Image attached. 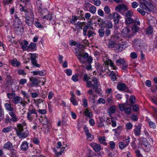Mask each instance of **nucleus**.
Instances as JSON below:
<instances>
[{
    "mask_svg": "<svg viewBox=\"0 0 157 157\" xmlns=\"http://www.w3.org/2000/svg\"><path fill=\"white\" fill-rule=\"evenodd\" d=\"M31 60L36 59L38 56V54L36 53H30Z\"/></svg>",
    "mask_w": 157,
    "mask_h": 157,
    "instance_id": "obj_53",
    "label": "nucleus"
},
{
    "mask_svg": "<svg viewBox=\"0 0 157 157\" xmlns=\"http://www.w3.org/2000/svg\"><path fill=\"white\" fill-rule=\"evenodd\" d=\"M139 27L136 25H134L132 27V29L133 33H136L139 31Z\"/></svg>",
    "mask_w": 157,
    "mask_h": 157,
    "instance_id": "obj_56",
    "label": "nucleus"
},
{
    "mask_svg": "<svg viewBox=\"0 0 157 157\" xmlns=\"http://www.w3.org/2000/svg\"><path fill=\"white\" fill-rule=\"evenodd\" d=\"M117 119L116 117H112L111 118H108L106 120V122L107 124H111L112 126L115 127L117 126L116 121Z\"/></svg>",
    "mask_w": 157,
    "mask_h": 157,
    "instance_id": "obj_18",
    "label": "nucleus"
},
{
    "mask_svg": "<svg viewBox=\"0 0 157 157\" xmlns=\"http://www.w3.org/2000/svg\"><path fill=\"white\" fill-rule=\"evenodd\" d=\"M133 15V12L131 10L128 11L125 13V16L127 17H131Z\"/></svg>",
    "mask_w": 157,
    "mask_h": 157,
    "instance_id": "obj_46",
    "label": "nucleus"
},
{
    "mask_svg": "<svg viewBox=\"0 0 157 157\" xmlns=\"http://www.w3.org/2000/svg\"><path fill=\"white\" fill-rule=\"evenodd\" d=\"M110 40L113 41L114 43H116V44H117V43H119V41H121L120 40L119 37L117 36H111Z\"/></svg>",
    "mask_w": 157,
    "mask_h": 157,
    "instance_id": "obj_33",
    "label": "nucleus"
},
{
    "mask_svg": "<svg viewBox=\"0 0 157 157\" xmlns=\"http://www.w3.org/2000/svg\"><path fill=\"white\" fill-rule=\"evenodd\" d=\"M42 18L44 19L49 20L50 21H54L55 20V15L49 13V12L48 14L43 16Z\"/></svg>",
    "mask_w": 157,
    "mask_h": 157,
    "instance_id": "obj_20",
    "label": "nucleus"
},
{
    "mask_svg": "<svg viewBox=\"0 0 157 157\" xmlns=\"http://www.w3.org/2000/svg\"><path fill=\"white\" fill-rule=\"evenodd\" d=\"M78 19L77 17L76 16H73L72 18L70 20V22L71 23L75 25V23Z\"/></svg>",
    "mask_w": 157,
    "mask_h": 157,
    "instance_id": "obj_49",
    "label": "nucleus"
},
{
    "mask_svg": "<svg viewBox=\"0 0 157 157\" xmlns=\"http://www.w3.org/2000/svg\"><path fill=\"white\" fill-rule=\"evenodd\" d=\"M31 17H30L27 15L26 17H25V23L29 26H32L34 23V16H33V14L31 13Z\"/></svg>",
    "mask_w": 157,
    "mask_h": 157,
    "instance_id": "obj_13",
    "label": "nucleus"
},
{
    "mask_svg": "<svg viewBox=\"0 0 157 157\" xmlns=\"http://www.w3.org/2000/svg\"><path fill=\"white\" fill-rule=\"evenodd\" d=\"M10 63L13 66L15 67H19L21 64V63L18 61L15 58H14L11 60L10 61Z\"/></svg>",
    "mask_w": 157,
    "mask_h": 157,
    "instance_id": "obj_21",
    "label": "nucleus"
},
{
    "mask_svg": "<svg viewBox=\"0 0 157 157\" xmlns=\"http://www.w3.org/2000/svg\"><path fill=\"white\" fill-rule=\"evenodd\" d=\"M105 27L108 28H111L113 27V24L112 22L109 21L105 23Z\"/></svg>",
    "mask_w": 157,
    "mask_h": 157,
    "instance_id": "obj_55",
    "label": "nucleus"
},
{
    "mask_svg": "<svg viewBox=\"0 0 157 157\" xmlns=\"http://www.w3.org/2000/svg\"><path fill=\"white\" fill-rule=\"evenodd\" d=\"M83 11L82 10H80L78 11L77 14L78 15L77 16L78 19L85 21V18L83 17Z\"/></svg>",
    "mask_w": 157,
    "mask_h": 157,
    "instance_id": "obj_30",
    "label": "nucleus"
},
{
    "mask_svg": "<svg viewBox=\"0 0 157 157\" xmlns=\"http://www.w3.org/2000/svg\"><path fill=\"white\" fill-rule=\"evenodd\" d=\"M41 5L42 3L40 1V0H38L37 1L36 3V7L37 9L39 10L41 9Z\"/></svg>",
    "mask_w": 157,
    "mask_h": 157,
    "instance_id": "obj_60",
    "label": "nucleus"
},
{
    "mask_svg": "<svg viewBox=\"0 0 157 157\" xmlns=\"http://www.w3.org/2000/svg\"><path fill=\"white\" fill-rule=\"evenodd\" d=\"M29 80L31 82V83L33 85H34V86H37L39 83L38 80L34 77L30 78L29 79Z\"/></svg>",
    "mask_w": 157,
    "mask_h": 157,
    "instance_id": "obj_31",
    "label": "nucleus"
},
{
    "mask_svg": "<svg viewBox=\"0 0 157 157\" xmlns=\"http://www.w3.org/2000/svg\"><path fill=\"white\" fill-rule=\"evenodd\" d=\"M62 147V143L60 142L59 141L57 143V148L58 149H59L60 148H61V150L59 152H57L55 148H53L55 154L56 156H58L59 155H61L63 153L64 151L65 150V147Z\"/></svg>",
    "mask_w": 157,
    "mask_h": 157,
    "instance_id": "obj_16",
    "label": "nucleus"
},
{
    "mask_svg": "<svg viewBox=\"0 0 157 157\" xmlns=\"http://www.w3.org/2000/svg\"><path fill=\"white\" fill-rule=\"evenodd\" d=\"M150 145L147 141L146 139H144L142 140L141 143V146L139 147L142 148L145 151L148 152L150 151Z\"/></svg>",
    "mask_w": 157,
    "mask_h": 157,
    "instance_id": "obj_9",
    "label": "nucleus"
},
{
    "mask_svg": "<svg viewBox=\"0 0 157 157\" xmlns=\"http://www.w3.org/2000/svg\"><path fill=\"white\" fill-rule=\"evenodd\" d=\"M118 89L120 90H124L126 87L125 84L122 83L119 84L117 86Z\"/></svg>",
    "mask_w": 157,
    "mask_h": 157,
    "instance_id": "obj_36",
    "label": "nucleus"
},
{
    "mask_svg": "<svg viewBox=\"0 0 157 157\" xmlns=\"http://www.w3.org/2000/svg\"><path fill=\"white\" fill-rule=\"evenodd\" d=\"M75 54L80 62L82 63H84V62L82 60V57L83 59H86L88 56V54L87 53H84L83 50L78 48H76L75 49Z\"/></svg>",
    "mask_w": 157,
    "mask_h": 157,
    "instance_id": "obj_4",
    "label": "nucleus"
},
{
    "mask_svg": "<svg viewBox=\"0 0 157 157\" xmlns=\"http://www.w3.org/2000/svg\"><path fill=\"white\" fill-rule=\"evenodd\" d=\"M147 122L149 124V125L151 128H156V125L152 121H151L149 119L147 118Z\"/></svg>",
    "mask_w": 157,
    "mask_h": 157,
    "instance_id": "obj_39",
    "label": "nucleus"
},
{
    "mask_svg": "<svg viewBox=\"0 0 157 157\" xmlns=\"http://www.w3.org/2000/svg\"><path fill=\"white\" fill-rule=\"evenodd\" d=\"M116 107L115 106H113L110 107L108 112L110 114L112 113H115L116 110Z\"/></svg>",
    "mask_w": 157,
    "mask_h": 157,
    "instance_id": "obj_51",
    "label": "nucleus"
},
{
    "mask_svg": "<svg viewBox=\"0 0 157 157\" xmlns=\"http://www.w3.org/2000/svg\"><path fill=\"white\" fill-rule=\"evenodd\" d=\"M117 74L118 72L117 71H111L109 74V76L112 81H114L117 80Z\"/></svg>",
    "mask_w": 157,
    "mask_h": 157,
    "instance_id": "obj_25",
    "label": "nucleus"
},
{
    "mask_svg": "<svg viewBox=\"0 0 157 157\" xmlns=\"http://www.w3.org/2000/svg\"><path fill=\"white\" fill-rule=\"evenodd\" d=\"M12 101L15 104H20L23 107H25L27 104L26 101H23L22 98L17 95H15Z\"/></svg>",
    "mask_w": 157,
    "mask_h": 157,
    "instance_id": "obj_6",
    "label": "nucleus"
},
{
    "mask_svg": "<svg viewBox=\"0 0 157 157\" xmlns=\"http://www.w3.org/2000/svg\"><path fill=\"white\" fill-rule=\"evenodd\" d=\"M147 33L149 35H151L153 32V28L151 26H149L147 29Z\"/></svg>",
    "mask_w": 157,
    "mask_h": 157,
    "instance_id": "obj_57",
    "label": "nucleus"
},
{
    "mask_svg": "<svg viewBox=\"0 0 157 157\" xmlns=\"http://www.w3.org/2000/svg\"><path fill=\"white\" fill-rule=\"evenodd\" d=\"M38 117L37 111L35 108L29 109L27 113V118L29 122H34Z\"/></svg>",
    "mask_w": 157,
    "mask_h": 157,
    "instance_id": "obj_3",
    "label": "nucleus"
},
{
    "mask_svg": "<svg viewBox=\"0 0 157 157\" xmlns=\"http://www.w3.org/2000/svg\"><path fill=\"white\" fill-rule=\"evenodd\" d=\"M15 96V94L14 92H12L11 93H8L7 94V96L9 99H13Z\"/></svg>",
    "mask_w": 157,
    "mask_h": 157,
    "instance_id": "obj_50",
    "label": "nucleus"
},
{
    "mask_svg": "<svg viewBox=\"0 0 157 157\" xmlns=\"http://www.w3.org/2000/svg\"><path fill=\"white\" fill-rule=\"evenodd\" d=\"M132 44L135 47L141 49L144 48L143 44V41L140 39H134L132 42Z\"/></svg>",
    "mask_w": 157,
    "mask_h": 157,
    "instance_id": "obj_11",
    "label": "nucleus"
},
{
    "mask_svg": "<svg viewBox=\"0 0 157 157\" xmlns=\"http://www.w3.org/2000/svg\"><path fill=\"white\" fill-rule=\"evenodd\" d=\"M141 7L142 9L138 8L137 9V11L143 16L145 15L146 13L149 14L151 11L154 10V7L151 3L145 0H143L141 2Z\"/></svg>",
    "mask_w": 157,
    "mask_h": 157,
    "instance_id": "obj_1",
    "label": "nucleus"
},
{
    "mask_svg": "<svg viewBox=\"0 0 157 157\" xmlns=\"http://www.w3.org/2000/svg\"><path fill=\"white\" fill-rule=\"evenodd\" d=\"M141 128V126L138 125L134 129V132L136 136H139L140 134Z\"/></svg>",
    "mask_w": 157,
    "mask_h": 157,
    "instance_id": "obj_27",
    "label": "nucleus"
},
{
    "mask_svg": "<svg viewBox=\"0 0 157 157\" xmlns=\"http://www.w3.org/2000/svg\"><path fill=\"white\" fill-rule=\"evenodd\" d=\"M69 44L71 46H77L78 48L80 46L79 43L74 41L73 40H70L69 41Z\"/></svg>",
    "mask_w": 157,
    "mask_h": 157,
    "instance_id": "obj_37",
    "label": "nucleus"
},
{
    "mask_svg": "<svg viewBox=\"0 0 157 157\" xmlns=\"http://www.w3.org/2000/svg\"><path fill=\"white\" fill-rule=\"evenodd\" d=\"M89 11L93 14L94 13L96 12V7L94 6H92L89 9Z\"/></svg>",
    "mask_w": 157,
    "mask_h": 157,
    "instance_id": "obj_59",
    "label": "nucleus"
},
{
    "mask_svg": "<svg viewBox=\"0 0 157 157\" xmlns=\"http://www.w3.org/2000/svg\"><path fill=\"white\" fill-rule=\"evenodd\" d=\"M12 129V127L11 126H9L4 128L2 130V131L4 132H7L11 131Z\"/></svg>",
    "mask_w": 157,
    "mask_h": 157,
    "instance_id": "obj_58",
    "label": "nucleus"
},
{
    "mask_svg": "<svg viewBox=\"0 0 157 157\" xmlns=\"http://www.w3.org/2000/svg\"><path fill=\"white\" fill-rule=\"evenodd\" d=\"M106 64H103L102 65H99L98 66V68L99 69V71H100L101 72H102L105 70L106 68Z\"/></svg>",
    "mask_w": 157,
    "mask_h": 157,
    "instance_id": "obj_41",
    "label": "nucleus"
},
{
    "mask_svg": "<svg viewBox=\"0 0 157 157\" xmlns=\"http://www.w3.org/2000/svg\"><path fill=\"white\" fill-rule=\"evenodd\" d=\"M14 25L15 30L17 33L19 34L20 33H21L23 32L24 27L21 20H19V21L17 22H15Z\"/></svg>",
    "mask_w": 157,
    "mask_h": 157,
    "instance_id": "obj_8",
    "label": "nucleus"
},
{
    "mask_svg": "<svg viewBox=\"0 0 157 157\" xmlns=\"http://www.w3.org/2000/svg\"><path fill=\"white\" fill-rule=\"evenodd\" d=\"M4 147L5 148L10 150H12L13 149L12 144L10 142H6L4 144Z\"/></svg>",
    "mask_w": 157,
    "mask_h": 157,
    "instance_id": "obj_28",
    "label": "nucleus"
},
{
    "mask_svg": "<svg viewBox=\"0 0 157 157\" xmlns=\"http://www.w3.org/2000/svg\"><path fill=\"white\" fill-rule=\"evenodd\" d=\"M113 58L114 59H116L115 62L118 66L122 65L126 62L125 60L124 59L121 58L118 55H114Z\"/></svg>",
    "mask_w": 157,
    "mask_h": 157,
    "instance_id": "obj_17",
    "label": "nucleus"
},
{
    "mask_svg": "<svg viewBox=\"0 0 157 157\" xmlns=\"http://www.w3.org/2000/svg\"><path fill=\"white\" fill-rule=\"evenodd\" d=\"M83 113L85 115L89 118H91L93 117L92 111L88 108H86L85 109Z\"/></svg>",
    "mask_w": 157,
    "mask_h": 157,
    "instance_id": "obj_23",
    "label": "nucleus"
},
{
    "mask_svg": "<svg viewBox=\"0 0 157 157\" xmlns=\"http://www.w3.org/2000/svg\"><path fill=\"white\" fill-rule=\"evenodd\" d=\"M90 145L94 150L96 152H98L101 149V148L99 144L94 143L91 144Z\"/></svg>",
    "mask_w": 157,
    "mask_h": 157,
    "instance_id": "obj_24",
    "label": "nucleus"
},
{
    "mask_svg": "<svg viewBox=\"0 0 157 157\" xmlns=\"http://www.w3.org/2000/svg\"><path fill=\"white\" fill-rule=\"evenodd\" d=\"M19 9L21 12H24L25 17H26L27 15H28L30 17H31V13L33 14V16H34L33 12L32 10L28 9L26 7L23 6L21 5H20Z\"/></svg>",
    "mask_w": 157,
    "mask_h": 157,
    "instance_id": "obj_7",
    "label": "nucleus"
},
{
    "mask_svg": "<svg viewBox=\"0 0 157 157\" xmlns=\"http://www.w3.org/2000/svg\"><path fill=\"white\" fill-rule=\"evenodd\" d=\"M86 135L87 139L89 141H91L94 139L93 136L90 133H87Z\"/></svg>",
    "mask_w": 157,
    "mask_h": 157,
    "instance_id": "obj_54",
    "label": "nucleus"
},
{
    "mask_svg": "<svg viewBox=\"0 0 157 157\" xmlns=\"http://www.w3.org/2000/svg\"><path fill=\"white\" fill-rule=\"evenodd\" d=\"M119 109L121 111H124L125 114L129 115L131 113V109L130 108L125 107V104H120L118 105Z\"/></svg>",
    "mask_w": 157,
    "mask_h": 157,
    "instance_id": "obj_12",
    "label": "nucleus"
},
{
    "mask_svg": "<svg viewBox=\"0 0 157 157\" xmlns=\"http://www.w3.org/2000/svg\"><path fill=\"white\" fill-rule=\"evenodd\" d=\"M122 36L124 38H131L133 36L131 33L130 30L128 27H124L121 33Z\"/></svg>",
    "mask_w": 157,
    "mask_h": 157,
    "instance_id": "obj_10",
    "label": "nucleus"
},
{
    "mask_svg": "<svg viewBox=\"0 0 157 157\" xmlns=\"http://www.w3.org/2000/svg\"><path fill=\"white\" fill-rule=\"evenodd\" d=\"M109 17L112 18L116 24L119 23V20L121 18V16L116 12H113L109 14Z\"/></svg>",
    "mask_w": 157,
    "mask_h": 157,
    "instance_id": "obj_14",
    "label": "nucleus"
},
{
    "mask_svg": "<svg viewBox=\"0 0 157 157\" xmlns=\"http://www.w3.org/2000/svg\"><path fill=\"white\" fill-rule=\"evenodd\" d=\"M48 12L49 11L47 9H43L40 12V16H41L42 17H43V16L48 14Z\"/></svg>",
    "mask_w": 157,
    "mask_h": 157,
    "instance_id": "obj_40",
    "label": "nucleus"
},
{
    "mask_svg": "<svg viewBox=\"0 0 157 157\" xmlns=\"http://www.w3.org/2000/svg\"><path fill=\"white\" fill-rule=\"evenodd\" d=\"M32 73L33 75H39L40 76H43L46 74V71L44 70H43L41 71H33Z\"/></svg>",
    "mask_w": 157,
    "mask_h": 157,
    "instance_id": "obj_26",
    "label": "nucleus"
},
{
    "mask_svg": "<svg viewBox=\"0 0 157 157\" xmlns=\"http://www.w3.org/2000/svg\"><path fill=\"white\" fill-rule=\"evenodd\" d=\"M36 46V44L31 42L29 45L28 52L30 51V49H34Z\"/></svg>",
    "mask_w": 157,
    "mask_h": 157,
    "instance_id": "obj_45",
    "label": "nucleus"
},
{
    "mask_svg": "<svg viewBox=\"0 0 157 157\" xmlns=\"http://www.w3.org/2000/svg\"><path fill=\"white\" fill-rule=\"evenodd\" d=\"M9 114L12 117L10 120H11L13 122H16L18 121V119L15 113L13 112H11L9 113Z\"/></svg>",
    "mask_w": 157,
    "mask_h": 157,
    "instance_id": "obj_29",
    "label": "nucleus"
},
{
    "mask_svg": "<svg viewBox=\"0 0 157 157\" xmlns=\"http://www.w3.org/2000/svg\"><path fill=\"white\" fill-rule=\"evenodd\" d=\"M4 106L6 109L8 111L10 112H13L14 110L13 108L10 104L6 103L4 105Z\"/></svg>",
    "mask_w": 157,
    "mask_h": 157,
    "instance_id": "obj_34",
    "label": "nucleus"
},
{
    "mask_svg": "<svg viewBox=\"0 0 157 157\" xmlns=\"http://www.w3.org/2000/svg\"><path fill=\"white\" fill-rule=\"evenodd\" d=\"M18 73L20 75H23L24 76L25 75L27 74L25 71L21 69H19L18 70Z\"/></svg>",
    "mask_w": 157,
    "mask_h": 157,
    "instance_id": "obj_63",
    "label": "nucleus"
},
{
    "mask_svg": "<svg viewBox=\"0 0 157 157\" xmlns=\"http://www.w3.org/2000/svg\"><path fill=\"white\" fill-rule=\"evenodd\" d=\"M31 62L34 67H40V65L37 63L36 59L31 60Z\"/></svg>",
    "mask_w": 157,
    "mask_h": 157,
    "instance_id": "obj_52",
    "label": "nucleus"
},
{
    "mask_svg": "<svg viewBox=\"0 0 157 157\" xmlns=\"http://www.w3.org/2000/svg\"><path fill=\"white\" fill-rule=\"evenodd\" d=\"M115 10L117 12L122 15H124V12L128 10L127 6L124 4H119L115 7Z\"/></svg>",
    "mask_w": 157,
    "mask_h": 157,
    "instance_id": "obj_5",
    "label": "nucleus"
},
{
    "mask_svg": "<svg viewBox=\"0 0 157 157\" xmlns=\"http://www.w3.org/2000/svg\"><path fill=\"white\" fill-rule=\"evenodd\" d=\"M98 140L100 143L103 145H106L107 144V143L106 142V140L105 137L103 136L99 137L98 138Z\"/></svg>",
    "mask_w": 157,
    "mask_h": 157,
    "instance_id": "obj_43",
    "label": "nucleus"
},
{
    "mask_svg": "<svg viewBox=\"0 0 157 157\" xmlns=\"http://www.w3.org/2000/svg\"><path fill=\"white\" fill-rule=\"evenodd\" d=\"M130 57L132 59H136L137 58V54L135 52H132L130 54Z\"/></svg>",
    "mask_w": 157,
    "mask_h": 157,
    "instance_id": "obj_64",
    "label": "nucleus"
},
{
    "mask_svg": "<svg viewBox=\"0 0 157 157\" xmlns=\"http://www.w3.org/2000/svg\"><path fill=\"white\" fill-rule=\"evenodd\" d=\"M75 25V27L78 29H82L83 25L82 23L80 21H78Z\"/></svg>",
    "mask_w": 157,
    "mask_h": 157,
    "instance_id": "obj_48",
    "label": "nucleus"
},
{
    "mask_svg": "<svg viewBox=\"0 0 157 157\" xmlns=\"http://www.w3.org/2000/svg\"><path fill=\"white\" fill-rule=\"evenodd\" d=\"M26 125L25 121L22 120V123H19L17 125V127L15 128V130L17 136L20 138H25L29 136V132L26 129L24 130L23 128Z\"/></svg>",
    "mask_w": 157,
    "mask_h": 157,
    "instance_id": "obj_2",
    "label": "nucleus"
},
{
    "mask_svg": "<svg viewBox=\"0 0 157 157\" xmlns=\"http://www.w3.org/2000/svg\"><path fill=\"white\" fill-rule=\"evenodd\" d=\"M127 47V45L125 42L121 41L119 44H117L116 49L118 51H121Z\"/></svg>",
    "mask_w": 157,
    "mask_h": 157,
    "instance_id": "obj_19",
    "label": "nucleus"
},
{
    "mask_svg": "<svg viewBox=\"0 0 157 157\" xmlns=\"http://www.w3.org/2000/svg\"><path fill=\"white\" fill-rule=\"evenodd\" d=\"M29 43L28 41L24 40L23 42L21 43V48L23 51H27L28 52Z\"/></svg>",
    "mask_w": 157,
    "mask_h": 157,
    "instance_id": "obj_22",
    "label": "nucleus"
},
{
    "mask_svg": "<svg viewBox=\"0 0 157 157\" xmlns=\"http://www.w3.org/2000/svg\"><path fill=\"white\" fill-rule=\"evenodd\" d=\"M134 22L133 19L131 17H127L125 20V24L126 25H128Z\"/></svg>",
    "mask_w": 157,
    "mask_h": 157,
    "instance_id": "obj_38",
    "label": "nucleus"
},
{
    "mask_svg": "<svg viewBox=\"0 0 157 157\" xmlns=\"http://www.w3.org/2000/svg\"><path fill=\"white\" fill-rule=\"evenodd\" d=\"M28 148V144L26 141H25L22 143L21 145V149L23 151L27 150Z\"/></svg>",
    "mask_w": 157,
    "mask_h": 157,
    "instance_id": "obj_32",
    "label": "nucleus"
},
{
    "mask_svg": "<svg viewBox=\"0 0 157 157\" xmlns=\"http://www.w3.org/2000/svg\"><path fill=\"white\" fill-rule=\"evenodd\" d=\"M118 144L119 148L121 150L124 149L128 146L125 143H124V142L123 141H121L119 142Z\"/></svg>",
    "mask_w": 157,
    "mask_h": 157,
    "instance_id": "obj_35",
    "label": "nucleus"
},
{
    "mask_svg": "<svg viewBox=\"0 0 157 157\" xmlns=\"http://www.w3.org/2000/svg\"><path fill=\"white\" fill-rule=\"evenodd\" d=\"M86 24L87 25H87V26L89 27V29H93V28L92 27L93 23L90 20L87 21Z\"/></svg>",
    "mask_w": 157,
    "mask_h": 157,
    "instance_id": "obj_61",
    "label": "nucleus"
},
{
    "mask_svg": "<svg viewBox=\"0 0 157 157\" xmlns=\"http://www.w3.org/2000/svg\"><path fill=\"white\" fill-rule=\"evenodd\" d=\"M103 61L105 64L109 65L111 67V69L116 70L117 69V67L114 65L113 63L109 59L105 57Z\"/></svg>",
    "mask_w": 157,
    "mask_h": 157,
    "instance_id": "obj_15",
    "label": "nucleus"
},
{
    "mask_svg": "<svg viewBox=\"0 0 157 157\" xmlns=\"http://www.w3.org/2000/svg\"><path fill=\"white\" fill-rule=\"evenodd\" d=\"M70 101L73 105H78V102L77 100L75 99L74 98H73V97H71Z\"/></svg>",
    "mask_w": 157,
    "mask_h": 157,
    "instance_id": "obj_62",
    "label": "nucleus"
},
{
    "mask_svg": "<svg viewBox=\"0 0 157 157\" xmlns=\"http://www.w3.org/2000/svg\"><path fill=\"white\" fill-rule=\"evenodd\" d=\"M110 41L109 42L108 44V47L109 48H113V47H115L116 48L117 44L115 43H114V41L112 40H110Z\"/></svg>",
    "mask_w": 157,
    "mask_h": 157,
    "instance_id": "obj_44",
    "label": "nucleus"
},
{
    "mask_svg": "<svg viewBox=\"0 0 157 157\" xmlns=\"http://www.w3.org/2000/svg\"><path fill=\"white\" fill-rule=\"evenodd\" d=\"M122 129V128L121 126L117 127L116 128L113 129V131H114L115 133L119 134Z\"/></svg>",
    "mask_w": 157,
    "mask_h": 157,
    "instance_id": "obj_47",
    "label": "nucleus"
},
{
    "mask_svg": "<svg viewBox=\"0 0 157 157\" xmlns=\"http://www.w3.org/2000/svg\"><path fill=\"white\" fill-rule=\"evenodd\" d=\"M92 81L94 82V84L93 85V89H95L97 88L98 86V80L96 78H93L92 79Z\"/></svg>",
    "mask_w": 157,
    "mask_h": 157,
    "instance_id": "obj_42",
    "label": "nucleus"
}]
</instances>
